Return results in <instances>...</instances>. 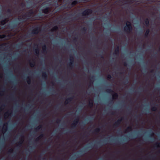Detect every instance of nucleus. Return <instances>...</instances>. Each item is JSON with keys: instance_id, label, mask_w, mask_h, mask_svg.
Here are the masks:
<instances>
[{"instance_id": "f257e3e1", "label": "nucleus", "mask_w": 160, "mask_h": 160, "mask_svg": "<svg viewBox=\"0 0 160 160\" xmlns=\"http://www.w3.org/2000/svg\"><path fill=\"white\" fill-rule=\"evenodd\" d=\"M34 14V12L32 9L30 10L28 12L24 15L22 18L19 17L18 18V21L9 24L8 27L9 28L13 29L19 25L21 23H23L24 21L28 20L31 16Z\"/></svg>"}, {"instance_id": "f03ea898", "label": "nucleus", "mask_w": 160, "mask_h": 160, "mask_svg": "<svg viewBox=\"0 0 160 160\" xmlns=\"http://www.w3.org/2000/svg\"><path fill=\"white\" fill-rule=\"evenodd\" d=\"M68 2L66 4L62 6V7L63 8V9L65 8V6L67 4V8L68 9H71L74 7L76 5L80 2V0H68Z\"/></svg>"}, {"instance_id": "7ed1b4c3", "label": "nucleus", "mask_w": 160, "mask_h": 160, "mask_svg": "<svg viewBox=\"0 0 160 160\" xmlns=\"http://www.w3.org/2000/svg\"><path fill=\"white\" fill-rule=\"evenodd\" d=\"M133 28L131 22L129 21H127L126 23V26L124 27V31L129 33L132 32Z\"/></svg>"}, {"instance_id": "20e7f679", "label": "nucleus", "mask_w": 160, "mask_h": 160, "mask_svg": "<svg viewBox=\"0 0 160 160\" xmlns=\"http://www.w3.org/2000/svg\"><path fill=\"white\" fill-rule=\"evenodd\" d=\"M40 30V28L38 26H37L34 29H33L31 33L28 35L27 36L30 37L32 36V35L37 34L38 33Z\"/></svg>"}, {"instance_id": "39448f33", "label": "nucleus", "mask_w": 160, "mask_h": 160, "mask_svg": "<svg viewBox=\"0 0 160 160\" xmlns=\"http://www.w3.org/2000/svg\"><path fill=\"white\" fill-rule=\"evenodd\" d=\"M107 92L109 93H113L112 95L113 99H115L117 98L118 97V95L117 93L115 92L113 90L111 89H108L106 90Z\"/></svg>"}, {"instance_id": "423d86ee", "label": "nucleus", "mask_w": 160, "mask_h": 160, "mask_svg": "<svg viewBox=\"0 0 160 160\" xmlns=\"http://www.w3.org/2000/svg\"><path fill=\"white\" fill-rule=\"evenodd\" d=\"M92 12V9L89 8L87 9L82 12L81 15L83 16H84L91 14Z\"/></svg>"}, {"instance_id": "0eeeda50", "label": "nucleus", "mask_w": 160, "mask_h": 160, "mask_svg": "<svg viewBox=\"0 0 160 160\" xmlns=\"http://www.w3.org/2000/svg\"><path fill=\"white\" fill-rule=\"evenodd\" d=\"M79 119L78 117L77 118H76L73 121V122L72 124L71 127V129H75L77 128V125L78 123Z\"/></svg>"}, {"instance_id": "6e6552de", "label": "nucleus", "mask_w": 160, "mask_h": 160, "mask_svg": "<svg viewBox=\"0 0 160 160\" xmlns=\"http://www.w3.org/2000/svg\"><path fill=\"white\" fill-rule=\"evenodd\" d=\"M123 118H122L120 119H118L113 124V126L115 128H117L118 127L120 124Z\"/></svg>"}, {"instance_id": "1a4fd4ad", "label": "nucleus", "mask_w": 160, "mask_h": 160, "mask_svg": "<svg viewBox=\"0 0 160 160\" xmlns=\"http://www.w3.org/2000/svg\"><path fill=\"white\" fill-rule=\"evenodd\" d=\"M119 47L118 46L117 47L115 50L114 52L113 53V55L114 56L118 57L119 55Z\"/></svg>"}, {"instance_id": "9d476101", "label": "nucleus", "mask_w": 160, "mask_h": 160, "mask_svg": "<svg viewBox=\"0 0 160 160\" xmlns=\"http://www.w3.org/2000/svg\"><path fill=\"white\" fill-rule=\"evenodd\" d=\"M83 152H84V151H80L79 152H78V153H77L76 154L74 155L73 156L72 158H76L78 157L81 156V155H82V154L83 153Z\"/></svg>"}, {"instance_id": "9b49d317", "label": "nucleus", "mask_w": 160, "mask_h": 160, "mask_svg": "<svg viewBox=\"0 0 160 160\" xmlns=\"http://www.w3.org/2000/svg\"><path fill=\"white\" fill-rule=\"evenodd\" d=\"M73 97H69L67 98L64 104L65 105H67L68 104L69 102H71L72 100L73 99Z\"/></svg>"}, {"instance_id": "f8f14e48", "label": "nucleus", "mask_w": 160, "mask_h": 160, "mask_svg": "<svg viewBox=\"0 0 160 160\" xmlns=\"http://www.w3.org/2000/svg\"><path fill=\"white\" fill-rule=\"evenodd\" d=\"M42 12L45 14H48L50 12V9L49 7H47L42 10Z\"/></svg>"}, {"instance_id": "ddd939ff", "label": "nucleus", "mask_w": 160, "mask_h": 160, "mask_svg": "<svg viewBox=\"0 0 160 160\" xmlns=\"http://www.w3.org/2000/svg\"><path fill=\"white\" fill-rule=\"evenodd\" d=\"M70 62L68 64V65L69 66V68L71 69L73 67V64L74 62V60L69 59Z\"/></svg>"}, {"instance_id": "4468645a", "label": "nucleus", "mask_w": 160, "mask_h": 160, "mask_svg": "<svg viewBox=\"0 0 160 160\" xmlns=\"http://www.w3.org/2000/svg\"><path fill=\"white\" fill-rule=\"evenodd\" d=\"M8 20L7 19L4 18L3 19L0 21V24L2 25H4L7 22H8Z\"/></svg>"}, {"instance_id": "2eb2a0df", "label": "nucleus", "mask_w": 160, "mask_h": 160, "mask_svg": "<svg viewBox=\"0 0 160 160\" xmlns=\"http://www.w3.org/2000/svg\"><path fill=\"white\" fill-rule=\"evenodd\" d=\"M42 78L43 79L46 80L47 79L48 76L46 72H42Z\"/></svg>"}, {"instance_id": "dca6fc26", "label": "nucleus", "mask_w": 160, "mask_h": 160, "mask_svg": "<svg viewBox=\"0 0 160 160\" xmlns=\"http://www.w3.org/2000/svg\"><path fill=\"white\" fill-rule=\"evenodd\" d=\"M42 126L41 125H40L38 126L37 127L34 128V133H35L36 132H37L38 131H39L42 128Z\"/></svg>"}, {"instance_id": "f3484780", "label": "nucleus", "mask_w": 160, "mask_h": 160, "mask_svg": "<svg viewBox=\"0 0 160 160\" xmlns=\"http://www.w3.org/2000/svg\"><path fill=\"white\" fill-rule=\"evenodd\" d=\"M44 136V134L43 133L41 134L35 140V141L36 142H38L39 140L42 137H43Z\"/></svg>"}, {"instance_id": "a211bd4d", "label": "nucleus", "mask_w": 160, "mask_h": 160, "mask_svg": "<svg viewBox=\"0 0 160 160\" xmlns=\"http://www.w3.org/2000/svg\"><path fill=\"white\" fill-rule=\"evenodd\" d=\"M42 52L43 53H46L47 52V47L46 45L44 44L42 46Z\"/></svg>"}, {"instance_id": "6ab92c4d", "label": "nucleus", "mask_w": 160, "mask_h": 160, "mask_svg": "<svg viewBox=\"0 0 160 160\" xmlns=\"http://www.w3.org/2000/svg\"><path fill=\"white\" fill-rule=\"evenodd\" d=\"M58 29V27L57 26H55L52 28L51 31L52 32H54L56 31Z\"/></svg>"}, {"instance_id": "aec40b11", "label": "nucleus", "mask_w": 160, "mask_h": 160, "mask_svg": "<svg viewBox=\"0 0 160 160\" xmlns=\"http://www.w3.org/2000/svg\"><path fill=\"white\" fill-rule=\"evenodd\" d=\"M150 32V31L149 29H148L146 30L144 34V36L145 38H147L148 37Z\"/></svg>"}, {"instance_id": "412c9836", "label": "nucleus", "mask_w": 160, "mask_h": 160, "mask_svg": "<svg viewBox=\"0 0 160 160\" xmlns=\"http://www.w3.org/2000/svg\"><path fill=\"white\" fill-rule=\"evenodd\" d=\"M145 23L146 26L147 27H148L149 25V20L148 18H147L145 20Z\"/></svg>"}, {"instance_id": "4be33fe9", "label": "nucleus", "mask_w": 160, "mask_h": 160, "mask_svg": "<svg viewBox=\"0 0 160 160\" xmlns=\"http://www.w3.org/2000/svg\"><path fill=\"white\" fill-rule=\"evenodd\" d=\"M107 141L106 140H103L101 142H97V144L99 146H100L101 145H102V144L104 143V142H107Z\"/></svg>"}, {"instance_id": "5701e85b", "label": "nucleus", "mask_w": 160, "mask_h": 160, "mask_svg": "<svg viewBox=\"0 0 160 160\" xmlns=\"http://www.w3.org/2000/svg\"><path fill=\"white\" fill-rule=\"evenodd\" d=\"M88 105L90 108H92L93 107V103L92 100H91L89 102Z\"/></svg>"}, {"instance_id": "b1692460", "label": "nucleus", "mask_w": 160, "mask_h": 160, "mask_svg": "<svg viewBox=\"0 0 160 160\" xmlns=\"http://www.w3.org/2000/svg\"><path fill=\"white\" fill-rule=\"evenodd\" d=\"M100 130V128H97L95 129L93 131V132L95 133H98Z\"/></svg>"}, {"instance_id": "393cba45", "label": "nucleus", "mask_w": 160, "mask_h": 160, "mask_svg": "<svg viewBox=\"0 0 160 160\" xmlns=\"http://www.w3.org/2000/svg\"><path fill=\"white\" fill-rule=\"evenodd\" d=\"M35 52L37 55H39V49L38 48L35 49Z\"/></svg>"}, {"instance_id": "a878e982", "label": "nucleus", "mask_w": 160, "mask_h": 160, "mask_svg": "<svg viewBox=\"0 0 160 160\" xmlns=\"http://www.w3.org/2000/svg\"><path fill=\"white\" fill-rule=\"evenodd\" d=\"M23 141V138H22H22L21 139V140L18 142V145L19 146H21L22 145Z\"/></svg>"}, {"instance_id": "bb28decb", "label": "nucleus", "mask_w": 160, "mask_h": 160, "mask_svg": "<svg viewBox=\"0 0 160 160\" xmlns=\"http://www.w3.org/2000/svg\"><path fill=\"white\" fill-rule=\"evenodd\" d=\"M7 12L9 14L11 15V16H12V10L10 8H8L7 10Z\"/></svg>"}, {"instance_id": "cd10ccee", "label": "nucleus", "mask_w": 160, "mask_h": 160, "mask_svg": "<svg viewBox=\"0 0 160 160\" xmlns=\"http://www.w3.org/2000/svg\"><path fill=\"white\" fill-rule=\"evenodd\" d=\"M29 64L30 67H34L35 65V62L33 60L32 62H30Z\"/></svg>"}, {"instance_id": "c85d7f7f", "label": "nucleus", "mask_w": 160, "mask_h": 160, "mask_svg": "<svg viewBox=\"0 0 160 160\" xmlns=\"http://www.w3.org/2000/svg\"><path fill=\"white\" fill-rule=\"evenodd\" d=\"M128 78H126L125 80L123 82V83L124 85L128 84Z\"/></svg>"}, {"instance_id": "c756f323", "label": "nucleus", "mask_w": 160, "mask_h": 160, "mask_svg": "<svg viewBox=\"0 0 160 160\" xmlns=\"http://www.w3.org/2000/svg\"><path fill=\"white\" fill-rule=\"evenodd\" d=\"M151 110L153 111H155L157 110V108L155 106H153Z\"/></svg>"}, {"instance_id": "7c9ffc66", "label": "nucleus", "mask_w": 160, "mask_h": 160, "mask_svg": "<svg viewBox=\"0 0 160 160\" xmlns=\"http://www.w3.org/2000/svg\"><path fill=\"white\" fill-rule=\"evenodd\" d=\"M81 30L82 32H85L87 31V28L85 27H84L82 28Z\"/></svg>"}, {"instance_id": "2f4dec72", "label": "nucleus", "mask_w": 160, "mask_h": 160, "mask_svg": "<svg viewBox=\"0 0 160 160\" xmlns=\"http://www.w3.org/2000/svg\"><path fill=\"white\" fill-rule=\"evenodd\" d=\"M27 78L28 79V80L27 81V82L28 84H29L31 83V80L29 77H28Z\"/></svg>"}, {"instance_id": "473e14b6", "label": "nucleus", "mask_w": 160, "mask_h": 160, "mask_svg": "<svg viewBox=\"0 0 160 160\" xmlns=\"http://www.w3.org/2000/svg\"><path fill=\"white\" fill-rule=\"evenodd\" d=\"M10 114L8 112H7L5 113L4 114V117L5 118H7L8 116L9 115H10Z\"/></svg>"}, {"instance_id": "72a5a7b5", "label": "nucleus", "mask_w": 160, "mask_h": 160, "mask_svg": "<svg viewBox=\"0 0 160 160\" xmlns=\"http://www.w3.org/2000/svg\"><path fill=\"white\" fill-rule=\"evenodd\" d=\"M132 130V127L131 126H129L128 127L126 130V131L127 132H128L129 131L131 130Z\"/></svg>"}, {"instance_id": "f704fd0d", "label": "nucleus", "mask_w": 160, "mask_h": 160, "mask_svg": "<svg viewBox=\"0 0 160 160\" xmlns=\"http://www.w3.org/2000/svg\"><path fill=\"white\" fill-rule=\"evenodd\" d=\"M155 146L157 147H160V142H157L155 144Z\"/></svg>"}, {"instance_id": "c9c22d12", "label": "nucleus", "mask_w": 160, "mask_h": 160, "mask_svg": "<svg viewBox=\"0 0 160 160\" xmlns=\"http://www.w3.org/2000/svg\"><path fill=\"white\" fill-rule=\"evenodd\" d=\"M112 78V76L110 74H108L107 76V78L109 80Z\"/></svg>"}, {"instance_id": "e433bc0d", "label": "nucleus", "mask_w": 160, "mask_h": 160, "mask_svg": "<svg viewBox=\"0 0 160 160\" xmlns=\"http://www.w3.org/2000/svg\"><path fill=\"white\" fill-rule=\"evenodd\" d=\"M13 151V150L12 149H9L8 152V154L11 153Z\"/></svg>"}, {"instance_id": "4c0bfd02", "label": "nucleus", "mask_w": 160, "mask_h": 160, "mask_svg": "<svg viewBox=\"0 0 160 160\" xmlns=\"http://www.w3.org/2000/svg\"><path fill=\"white\" fill-rule=\"evenodd\" d=\"M94 76H92L91 77L90 80L91 82H93V80L94 79Z\"/></svg>"}, {"instance_id": "58836bf2", "label": "nucleus", "mask_w": 160, "mask_h": 160, "mask_svg": "<svg viewBox=\"0 0 160 160\" xmlns=\"http://www.w3.org/2000/svg\"><path fill=\"white\" fill-rule=\"evenodd\" d=\"M42 16L43 15L41 13L39 14V15H38V16H37V17H36L35 18L36 19H39V18H40V17H38V16Z\"/></svg>"}, {"instance_id": "ea45409f", "label": "nucleus", "mask_w": 160, "mask_h": 160, "mask_svg": "<svg viewBox=\"0 0 160 160\" xmlns=\"http://www.w3.org/2000/svg\"><path fill=\"white\" fill-rule=\"evenodd\" d=\"M7 128H5L4 127H3L2 128V131L3 132H5L7 131Z\"/></svg>"}, {"instance_id": "a19ab883", "label": "nucleus", "mask_w": 160, "mask_h": 160, "mask_svg": "<svg viewBox=\"0 0 160 160\" xmlns=\"http://www.w3.org/2000/svg\"><path fill=\"white\" fill-rule=\"evenodd\" d=\"M5 44H2L0 45V48H3L5 46Z\"/></svg>"}, {"instance_id": "79ce46f5", "label": "nucleus", "mask_w": 160, "mask_h": 160, "mask_svg": "<svg viewBox=\"0 0 160 160\" xmlns=\"http://www.w3.org/2000/svg\"><path fill=\"white\" fill-rule=\"evenodd\" d=\"M5 35H0V39H2L4 38Z\"/></svg>"}, {"instance_id": "37998d69", "label": "nucleus", "mask_w": 160, "mask_h": 160, "mask_svg": "<svg viewBox=\"0 0 160 160\" xmlns=\"http://www.w3.org/2000/svg\"><path fill=\"white\" fill-rule=\"evenodd\" d=\"M61 121V120L59 119H58L56 121L57 123H59Z\"/></svg>"}, {"instance_id": "c03bdc74", "label": "nucleus", "mask_w": 160, "mask_h": 160, "mask_svg": "<svg viewBox=\"0 0 160 160\" xmlns=\"http://www.w3.org/2000/svg\"><path fill=\"white\" fill-rule=\"evenodd\" d=\"M21 6H22V7H24L25 6V3L23 2H22L21 4Z\"/></svg>"}, {"instance_id": "a18cd8bd", "label": "nucleus", "mask_w": 160, "mask_h": 160, "mask_svg": "<svg viewBox=\"0 0 160 160\" xmlns=\"http://www.w3.org/2000/svg\"><path fill=\"white\" fill-rule=\"evenodd\" d=\"M69 59L74 60V57L73 56L70 55V56Z\"/></svg>"}, {"instance_id": "49530a36", "label": "nucleus", "mask_w": 160, "mask_h": 160, "mask_svg": "<svg viewBox=\"0 0 160 160\" xmlns=\"http://www.w3.org/2000/svg\"><path fill=\"white\" fill-rule=\"evenodd\" d=\"M99 56H100V58H101L103 59H104V57L102 54H100Z\"/></svg>"}, {"instance_id": "de8ad7c7", "label": "nucleus", "mask_w": 160, "mask_h": 160, "mask_svg": "<svg viewBox=\"0 0 160 160\" xmlns=\"http://www.w3.org/2000/svg\"><path fill=\"white\" fill-rule=\"evenodd\" d=\"M11 98L13 100L15 99V98L14 97V95L12 94L11 95Z\"/></svg>"}, {"instance_id": "09e8293b", "label": "nucleus", "mask_w": 160, "mask_h": 160, "mask_svg": "<svg viewBox=\"0 0 160 160\" xmlns=\"http://www.w3.org/2000/svg\"><path fill=\"white\" fill-rule=\"evenodd\" d=\"M123 65L125 66H128L127 63L126 62H125L123 63Z\"/></svg>"}, {"instance_id": "8fccbe9b", "label": "nucleus", "mask_w": 160, "mask_h": 160, "mask_svg": "<svg viewBox=\"0 0 160 160\" xmlns=\"http://www.w3.org/2000/svg\"><path fill=\"white\" fill-rule=\"evenodd\" d=\"M151 134H150V136H152L153 135V133L152 131H151Z\"/></svg>"}, {"instance_id": "3c124183", "label": "nucleus", "mask_w": 160, "mask_h": 160, "mask_svg": "<svg viewBox=\"0 0 160 160\" xmlns=\"http://www.w3.org/2000/svg\"><path fill=\"white\" fill-rule=\"evenodd\" d=\"M140 116V115H135V118H137Z\"/></svg>"}, {"instance_id": "603ef678", "label": "nucleus", "mask_w": 160, "mask_h": 160, "mask_svg": "<svg viewBox=\"0 0 160 160\" xmlns=\"http://www.w3.org/2000/svg\"><path fill=\"white\" fill-rule=\"evenodd\" d=\"M5 105H2L1 106V108H0V110H2V107H5Z\"/></svg>"}, {"instance_id": "864d4df0", "label": "nucleus", "mask_w": 160, "mask_h": 160, "mask_svg": "<svg viewBox=\"0 0 160 160\" xmlns=\"http://www.w3.org/2000/svg\"><path fill=\"white\" fill-rule=\"evenodd\" d=\"M113 101L112 100H111L110 102H110V104H112L113 103Z\"/></svg>"}, {"instance_id": "5fc2aeb1", "label": "nucleus", "mask_w": 160, "mask_h": 160, "mask_svg": "<svg viewBox=\"0 0 160 160\" xmlns=\"http://www.w3.org/2000/svg\"><path fill=\"white\" fill-rule=\"evenodd\" d=\"M77 38L75 37L73 39V41H76V39H77Z\"/></svg>"}, {"instance_id": "6e6d98bb", "label": "nucleus", "mask_w": 160, "mask_h": 160, "mask_svg": "<svg viewBox=\"0 0 160 160\" xmlns=\"http://www.w3.org/2000/svg\"><path fill=\"white\" fill-rule=\"evenodd\" d=\"M20 136L21 137L23 138L24 137V136L22 134H21Z\"/></svg>"}, {"instance_id": "4d7b16f0", "label": "nucleus", "mask_w": 160, "mask_h": 160, "mask_svg": "<svg viewBox=\"0 0 160 160\" xmlns=\"http://www.w3.org/2000/svg\"><path fill=\"white\" fill-rule=\"evenodd\" d=\"M7 125H8V123H6L5 124H4V126H7Z\"/></svg>"}, {"instance_id": "13d9d810", "label": "nucleus", "mask_w": 160, "mask_h": 160, "mask_svg": "<svg viewBox=\"0 0 160 160\" xmlns=\"http://www.w3.org/2000/svg\"><path fill=\"white\" fill-rule=\"evenodd\" d=\"M154 72V70L153 69V70H151L150 71V72H151V73H152V72Z\"/></svg>"}, {"instance_id": "bf43d9fd", "label": "nucleus", "mask_w": 160, "mask_h": 160, "mask_svg": "<svg viewBox=\"0 0 160 160\" xmlns=\"http://www.w3.org/2000/svg\"><path fill=\"white\" fill-rule=\"evenodd\" d=\"M111 114L112 115H114L115 114V112H112V113H111Z\"/></svg>"}, {"instance_id": "052dcab7", "label": "nucleus", "mask_w": 160, "mask_h": 160, "mask_svg": "<svg viewBox=\"0 0 160 160\" xmlns=\"http://www.w3.org/2000/svg\"><path fill=\"white\" fill-rule=\"evenodd\" d=\"M52 83V85H54V83L53 82H52V83Z\"/></svg>"}, {"instance_id": "680f3d73", "label": "nucleus", "mask_w": 160, "mask_h": 160, "mask_svg": "<svg viewBox=\"0 0 160 160\" xmlns=\"http://www.w3.org/2000/svg\"><path fill=\"white\" fill-rule=\"evenodd\" d=\"M70 15L71 16H73V15L72 14V13H71L70 14Z\"/></svg>"}, {"instance_id": "e2e57ef3", "label": "nucleus", "mask_w": 160, "mask_h": 160, "mask_svg": "<svg viewBox=\"0 0 160 160\" xmlns=\"http://www.w3.org/2000/svg\"><path fill=\"white\" fill-rule=\"evenodd\" d=\"M82 0L83 1H87L88 0Z\"/></svg>"}, {"instance_id": "0e129e2a", "label": "nucleus", "mask_w": 160, "mask_h": 160, "mask_svg": "<svg viewBox=\"0 0 160 160\" xmlns=\"http://www.w3.org/2000/svg\"><path fill=\"white\" fill-rule=\"evenodd\" d=\"M69 132H70L71 133V130H69Z\"/></svg>"}, {"instance_id": "69168bd1", "label": "nucleus", "mask_w": 160, "mask_h": 160, "mask_svg": "<svg viewBox=\"0 0 160 160\" xmlns=\"http://www.w3.org/2000/svg\"><path fill=\"white\" fill-rule=\"evenodd\" d=\"M42 159H43V160H46V158H42Z\"/></svg>"}, {"instance_id": "338daca9", "label": "nucleus", "mask_w": 160, "mask_h": 160, "mask_svg": "<svg viewBox=\"0 0 160 160\" xmlns=\"http://www.w3.org/2000/svg\"><path fill=\"white\" fill-rule=\"evenodd\" d=\"M29 69L28 68H27V71H29Z\"/></svg>"}, {"instance_id": "774afa93", "label": "nucleus", "mask_w": 160, "mask_h": 160, "mask_svg": "<svg viewBox=\"0 0 160 160\" xmlns=\"http://www.w3.org/2000/svg\"><path fill=\"white\" fill-rule=\"evenodd\" d=\"M0 17H1L2 18H3V17H2L1 15H0Z\"/></svg>"}]
</instances>
